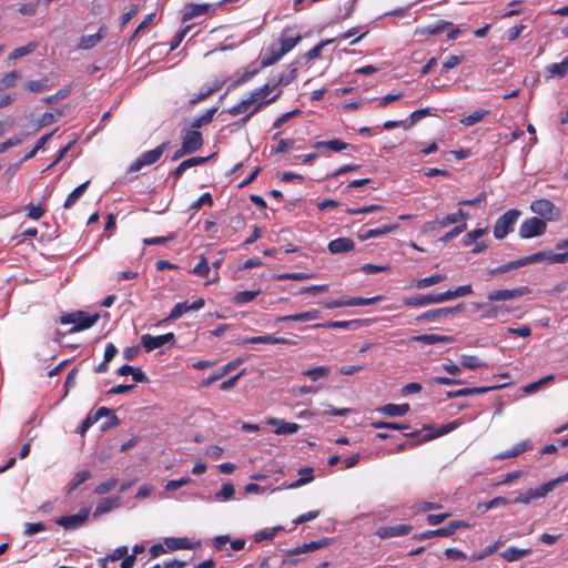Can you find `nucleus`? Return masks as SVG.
Masks as SVG:
<instances>
[{"mask_svg": "<svg viewBox=\"0 0 568 568\" xmlns=\"http://www.w3.org/2000/svg\"><path fill=\"white\" fill-rule=\"evenodd\" d=\"M99 314H90L84 311L64 313L59 317L62 325H72L68 333H78L91 328L99 321Z\"/></svg>", "mask_w": 568, "mask_h": 568, "instance_id": "nucleus-1", "label": "nucleus"}, {"mask_svg": "<svg viewBox=\"0 0 568 568\" xmlns=\"http://www.w3.org/2000/svg\"><path fill=\"white\" fill-rule=\"evenodd\" d=\"M567 480H568V471L565 475L559 476L552 480H549L537 488H530L525 493L518 494V496L515 499H513L511 501H513V504L527 505L534 499H539V498L546 497L551 490L555 489V487L557 485L565 483Z\"/></svg>", "mask_w": 568, "mask_h": 568, "instance_id": "nucleus-2", "label": "nucleus"}, {"mask_svg": "<svg viewBox=\"0 0 568 568\" xmlns=\"http://www.w3.org/2000/svg\"><path fill=\"white\" fill-rule=\"evenodd\" d=\"M287 81L284 79V75H281L280 79L277 81H275L274 83H266L264 85H262L261 88H257L255 90H253L248 98L251 100H253V103H254V111H260L262 108H264L265 105L274 102L278 97H280V93L278 92L277 94H275L274 97L267 99L268 94L274 91L278 85L283 84V83H286Z\"/></svg>", "mask_w": 568, "mask_h": 568, "instance_id": "nucleus-3", "label": "nucleus"}, {"mask_svg": "<svg viewBox=\"0 0 568 568\" xmlns=\"http://www.w3.org/2000/svg\"><path fill=\"white\" fill-rule=\"evenodd\" d=\"M169 144L170 142L166 141L161 143L153 150L143 152L134 162L131 163V165L128 169V173L138 172L146 165H152L156 163L161 159L163 153L168 150Z\"/></svg>", "mask_w": 568, "mask_h": 568, "instance_id": "nucleus-4", "label": "nucleus"}, {"mask_svg": "<svg viewBox=\"0 0 568 568\" xmlns=\"http://www.w3.org/2000/svg\"><path fill=\"white\" fill-rule=\"evenodd\" d=\"M520 211L517 209H510L505 212L500 217L497 219L494 225V236L497 240L505 239L508 233L513 232L517 220L520 216Z\"/></svg>", "mask_w": 568, "mask_h": 568, "instance_id": "nucleus-5", "label": "nucleus"}, {"mask_svg": "<svg viewBox=\"0 0 568 568\" xmlns=\"http://www.w3.org/2000/svg\"><path fill=\"white\" fill-rule=\"evenodd\" d=\"M462 528H470V524L464 520H452L446 526L434 529V530H426L419 534H416L413 536V539L416 541H423L428 538L433 537H449L456 532V530Z\"/></svg>", "mask_w": 568, "mask_h": 568, "instance_id": "nucleus-6", "label": "nucleus"}, {"mask_svg": "<svg viewBox=\"0 0 568 568\" xmlns=\"http://www.w3.org/2000/svg\"><path fill=\"white\" fill-rule=\"evenodd\" d=\"M545 256H546V254L544 252H536L528 256L520 257L516 261H510L508 263H505L496 268H491L488 271V275L495 276L497 274H504V273L510 272L513 270L519 268L521 266L544 261Z\"/></svg>", "mask_w": 568, "mask_h": 568, "instance_id": "nucleus-7", "label": "nucleus"}, {"mask_svg": "<svg viewBox=\"0 0 568 568\" xmlns=\"http://www.w3.org/2000/svg\"><path fill=\"white\" fill-rule=\"evenodd\" d=\"M90 516V508L83 507L74 515H64L54 520V523L65 530H74L84 526Z\"/></svg>", "mask_w": 568, "mask_h": 568, "instance_id": "nucleus-8", "label": "nucleus"}, {"mask_svg": "<svg viewBox=\"0 0 568 568\" xmlns=\"http://www.w3.org/2000/svg\"><path fill=\"white\" fill-rule=\"evenodd\" d=\"M547 230V224L539 217L526 219L519 227V236L521 239H531L544 235Z\"/></svg>", "mask_w": 568, "mask_h": 568, "instance_id": "nucleus-9", "label": "nucleus"}, {"mask_svg": "<svg viewBox=\"0 0 568 568\" xmlns=\"http://www.w3.org/2000/svg\"><path fill=\"white\" fill-rule=\"evenodd\" d=\"M476 310H483L480 317L483 320H498L507 317L514 308L506 304H490L487 305L485 303H475Z\"/></svg>", "mask_w": 568, "mask_h": 568, "instance_id": "nucleus-10", "label": "nucleus"}, {"mask_svg": "<svg viewBox=\"0 0 568 568\" xmlns=\"http://www.w3.org/2000/svg\"><path fill=\"white\" fill-rule=\"evenodd\" d=\"M530 210L548 221H556L560 216L559 209L548 199L532 201Z\"/></svg>", "mask_w": 568, "mask_h": 568, "instance_id": "nucleus-11", "label": "nucleus"}, {"mask_svg": "<svg viewBox=\"0 0 568 568\" xmlns=\"http://www.w3.org/2000/svg\"><path fill=\"white\" fill-rule=\"evenodd\" d=\"M222 7V3L209 4V3H186L181 10L182 20L189 21L199 16L213 14L217 8Z\"/></svg>", "mask_w": 568, "mask_h": 568, "instance_id": "nucleus-12", "label": "nucleus"}, {"mask_svg": "<svg viewBox=\"0 0 568 568\" xmlns=\"http://www.w3.org/2000/svg\"><path fill=\"white\" fill-rule=\"evenodd\" d=\"M530 293H531V290L528 286H520V287L513 288V290H508V288L495 290V291L488 292L487 300L489 302H505V301H510L514 298H518V297L528 295Z\"/></svg>", "mask_w": 568, "mask_h": 568, "instance_id": "nucleus-13", "label": "nucleus"}, {"mask_svg": "<svg viewBox=\"0 0 568 568\" xmlns=\"http://www.w3.org/2000/svg\"><path fill=\"white\" fill-rule=\"evenodd\" d=\"M204 144L203 135L196 129H187L182 132V145L184 152L194 153Z\"/></svg>", "mask_w": 568, "mask_h": 568, "instance_id": "nucleus-14", "label": "nucleus"}, {"mask_svg": "<svg viewBox=\"0 0 568 568\" xmlns=\"http://www.w3.org/2000/svg\"><path fill=\"white\" fill-rule=\"evenodd\" d=\"M465 311V304H458L456 306L440 307L435 310H429L419 316H417V322H426L434 321L440 317H447L452 314L462 313Z\"/></svg>", "mask_w": 568, "mask_h": 568, "instance_id": "nucleus-15", "label": "nucleus"}, {"mask_svg": "<svg viewBox=\"0 0 568 568\" xmlns=\"http://www.w3.org/2000/svg\"><path fill=\"white\" fill-rule=\"evenodd\" d=\"M174 341V334L172 332L152 336L150 334H144L141 337V345L144 347L145 352L150 353L156 348L164 346L166 343Z\"/></svg>", "mask_w": 568, "mask_h": 568, "instance_id": "nucleus-16", "label": "nucleus"}, {"mask_svg": "<svg viewBox=\"0 0 568 568\" xmlns=\"http://www.w3.org/2000/svg\"><path fill=\"white\" fill-rule=\"evenodd\" d=\"M413 530V526L407 524H398L395 526H383L376 530V536L381 539L407 536Z\"/></svg>", "mask_w": 568, "mask_h": 568, "instance_id": "nucleus-17", "label": "nucleus"}, {"mask_svg": "<svg viewBox=\"0 0 568 568\" xmlns=\"http://www.w3.org/2000/svg\"><path fill=\"white\" fill-rule=\"evenodd\" d=\"M439 303H442L439 293L428 294V295L417 294L415 296H407V297L403 298V304L405 306H412V307H422V306L439 304Z\"/></svg>", "mask_w": 568, "mask_h": 568, "instance_id": "nucleus-18", "label": "nucleus"}, {"mask_svg": "<svg viewBox=\"0 0 568 568\" xmlns=\"http://www.w3.org/2000/svg\"><path fill=\"white\" fill-rule=\"evenodd\" d=\"M242 344H283L295 345L296 342L286 337H274L271 335L245 337L241 341Z\"/></svg>", "mask_w": 568, "mask_h": 568, "instance_id": "nucleus-19", "label": "nucleus"}, {"mask_svg": "<svg viewBox=\"0 0 568 568\" xmlns=\"http://www.w3.org/2000/svg\"><path fill=\"white\" fill-rule=\"evenodd\" d=\"M120 506V497L119 496H112V497H105L101 499L94 511H93V518H99L104 514H108L114 509H116Z\"/></svg>", "mask_w": 568, "mask_h": 568, "instance_id": "nucleus-20", "label": "nucleus"}, {"mask_svg": "<svg viewBox=\"0 0 568 568\" xmlns=\"http://www.w3.org/2000/svg\"><path fill=\"white\" fill-rule=\"evenodd\" d=\"M468 219V213L459 209L457 212L447 214L442 217H436L433 222L434 227L444 229L450 224L459 223L460 221H466Z\"/></svg>", "mask_w": 568, "mask_h": 568, "instance_id": "nucleus-21", "label": "nucleus"}, {"mask_svg": "<svg viewBox=\"0 0 568 568\" xmlns=\"http://www.w3.org/2000/svg\"><path fill=\"white\" fill-rule=\"evenodd\" d=\"M534 447L532 442L530 439H525L516 445H514L510 449H507L495 456V459H508L513 457H517L523 453L531 450Z\"/></svg>", "mask_w": 568, "mask_h": 568, "instance_id": "nucleus-22", "label": "nucleus"}, {"mask_svg": "<svg viewBox=\"0 0 568 568\" xmlns=\"http://www.w3.org/2000/svg\"><path fill=\"white\" fill-rule=\"evenodd\" d=\"M209 160L210 156H194L186 159L175 168V170L171 173V176H173L174 180H179L187 169L196 165H202L206 163Z\"/></svg>", "mask_w": 568, "mask_h": 568, "instance_id": "nucleus-23", "label": "nucleus"}, {"mask_svg": "<svg viewBox=\"0 0 568 568\" xmlns=\"http://www.w3.org/2000/svg\"><path fill=\"white\" fill-rule=\"evenodd\" d=\"M363 320H351V321H328L323 324H315L312 327H324L332 329H357L363 326Z\"/></svg>", "mask_w": 568, "mask_h": 568, "instance_id": "nucleus-24", "label": "nucleus"}, {"mask_svg": "<svg viewBox=\"0 0 568 568\" xmlns=\"http://www.w3.org/2000/svg\"><path fill=\"white\" fill-rule=\"evenodd\" d=\"M355 247V243L351 237H338L332 240L327 248L332 254H341L353 251Z\"/></svg>", "mask_w": 568, "mask_h": 568, "instance_id": "nucleus-25", "label": "nucleus"}, {"mask_svg": "<svg viewBox=\"0 0 568 568\" xmlns=\"http://www.w3.org/2000/svg\"><path fill=\"white\" fill-rule=\"evenodd\" d=\"M329 542H331L329 538H323V539H320L317 541H311L308 544H303L302 546H298V547H296L294 549L287 550L285 555L287 557H291V556H296V555L305 554V552H308V551H314V550H317L320 548L328 546Z\"/></svg>", "mask_w": 568, "mask_h": 568, "instance_id": "nucleus-26", "label": "nucleus"}, {"mask_svg": "<svg viewBox=\"0 0 568 568\" xmlns=\"http://www.w3.org/2000/svg\"><path fill=\"white\" fill-rule=\"evenodd\" d=\"M321 312L318 310H310L302 313L285 315L276 318V322H307L318 320Z\"/></svg>", "mask_w": 568, "mask_h": 568, "instance_id": "nucleus-27", "label": "nucleus"}, {"mask_svg": "<svg viewBox=\"0 0 568 568\" xmlns=\"http://www.w3.org/2000/svg\"><path fill=\"white\" fill-rule=\"evenodd\" d=\"M399 229V225L396 223L381 225L376 229H369L358 235L359 240L366 241L373 237L382 236L392 232H395Z\"/></svg>", "mask_w": 568, "mask_h": 568, "instance_id": "nucleus-28", "label": "nucleus"}, {"mask_svg": "<svg viewBox=\"0 0 568 568\" xmlns=\"http://www.w3.org/2000/svg\"><path fill=\"white\" fill-rule=\"evenodd\" d=\"M546 79H562L568 74V57L559 63H551L545 68Z\"/></svg>", "mask_w": 568, "mask_h": 568, "instance_id": "nucleus-29", "label": "nucleus"}, {"mask_svg": "<svg viewBox=\"0 0 568 568\" xmlns=\"http://www.w3.org/2000/svg\"><path fill=\"white\" fill-rule=\"evenodd\" d=\"M410 342L422 343L425 345H434L437 343H452L454 337L449 335L423 334L410 338Z\"/></svg>", "mask_w": 568, "mask_h": 568, "instance_id": "nucleus-30", "label": "nucleus"}, {"mask_svg": "<svg viewBox=\"0 0 568 568\" xmlns=\"http://www.w3.org/2000/svg\"><path fill=\"white\" fill-rule=\"evenodd\" d=\"M119 353L118 347L113 343H108L105 345L103 361L94 368L95 373H106L109 371V363Z\"/></svg>", "mask_w": 568, "mask_h": 568, "instance_id": "nucleus-31", "label": "nucleus"}, {"mask_svg": "<svg viewBox=\"0 0 568 568\" xmlns=\"http://www.w3.org/2000/svg\"><path fill=\"white\" fill-rule=\"evenodd\" d=\"M410 409V406L409 404L407 403H404V404H386L384 406H382L381 408H378V412L386 415V416H390V417H396V416H404L406 415Z\"/></svg>", "mask_w": 568, "mask_h": 568, "instance_id": "nucleus-32", "label": "nucleus"}, {"mask_svg": "<svg viewBox=\"0 0 568 568\" xmlns=\"http://www.w3.org/2000/svg\"><path fill=\"white\" fill-rule=\"evenodd\" d=\"M471 293H473V287L470 284H467V285L458 286L455 290H448L446 292L439 293V296H440V302L444 303L447 301H452V300H455L458 297L469 295Z\"/></svg>", "mask_w": 568, "mask_h": 568, "instance_id": "nucleus-33", "label": "nucleus"}, {"mask_svg": "<svg viewBox=\"0 0 568 568\" xmlns=\"http://www.w3.org/2000/svg\"><path fill=\"white\" fill-rule=\"evenodd\" d=\"M267 423L271 425H278L274 430L276 435H291L297 433L300 429V425L296 423L278 420L276 418H270Z\"/></svg>", "mask_w": 568, "mask_h": 568, "instance_id": "nucleus-34", "label": "nucleus"}, {"mask_svg": "<svg viewBox=\"0 0 568 568\" xmlns=\"http://www.w3.org/2000/svg\"><path fill=\"white\" fill-rule=\"evenodd\" d=\"M446 277L447 276L445 274H434V275L414 281L407 287L418 288V290L426 288V287L433 286L439 282L445 281Z\"/></svg>", "mask_w": 568, "mask_h": 568, "instance_id": "nucleus-35", "label": "nucleus"}, {"mask_svg": "<svg viewBox=\"0 0 568 568\" xmlns=\"http://www.w3.org/2000/svg\"><path fill=\"white\" fill-rule=\"evenodd\" d=\"M90 185V180L81 183L80 185H78L65 199L64 203H63V207L65 210H70L75 203L85 193V191L88 190Z\"/></svg>", "mask_w": 568, "mask_h": 568, "instance_id": "nucleus-36", "label": "nucleus"}, {"mask_svg": "<svg viewBox=\"0 0 568 568\" xmlns=\"http://www.w3.org/2000/svg\"><path fill=\"white\" fill-rule=\"evenodd\" d=\"M105 27H100L99 31L93 34L83 36L80 39L79 48L83 50L91 49L95 47L102 39H103V32H105Z\"/></svg>", "mask_w": 568, "mask_h": 568, "instance_id": "nucleus-37", "label": "nucleus"}, {"mask_svg": "<svg viewBox=\"0 0 568 568\" xmlns=\"http://www.w3.org/2000/svg\"><path fill=\"white\" fill-rule=\"evenodd\" d=\"M530 554L529 548L519 549L516 547H508L504 551L500 552V557L508 562H514L523 559L527 555Z\"/></svg>", "mask_w": 568, "mask_h": 568, "instance_id": "nucleus-38", "label": "nucleus"}, {"mask_svg": "<svg viewBox=\"0 0 568 568\" xmlns=\"http://www.w3.org/2000/svg\"><path fill=\"white\" fill-rule=\"evenodd\" d=\"M460 364L463 367L468 369H477V368H488V364L481 361L476 355L463 354L459 357Z\"/></svg>", "mask_w": 568, "mask_h": 568, "instance_id": "nucleus-39", "label": "nucleus"}, {"mask_svg": "<svg viewBox=\"0 0 568 568\" xmlns=\"http://www.w3.org/2000/svg\"><path fill=\"white\" fill-rule=\"evenodd\" d=\"M165 545L170 550L194 549L199 544L189 541L187 538L171 537L165 539Z\"/></svg>", "mask_w": 568, "mask_h": 568, "instance_id": "nucleus-40", "label": "nucleus"}, {"mask_svg": "<svg viewBox=\"0 0 568 568\" xmlns=\"http://www.w3.org/2000/svg\"><path fill=\"white\" fill-rule=\"evenodd\" d=\"M253 106H254L253 100H251L247 97L246 99H243L241 102L229 108L227 110H224L223 112H226L230 115L236 116L242 113L246 114Z\"/></svg>", "mask_w": 568, "mask_h": 568, "instance_id": "nucleus-41", "label": "nucleus"}, {"mask_svg": "<svg viewBox=\"0 0 568 568\" xmlns=\"http://www.w3.org/2000/svg\"><path fill=\"white\" fill-rule=\"evenodd\" d=\"M331 373V368L328 366H317L313 368H308L304 371L302 374L308 377L311 381L316 382L322 378H326Z\"/></svg>", "mask_w": 568, "mask_h": 568, "instance_id": "nucleus-42", "label": "nucleus"}, {"mask_svg": "<svg viewBox=\"0 0 568 568\" xmlns=\"http://www.w3.org/2000/svg\"><path fill=\"white\" fill-rule=\"evenodd\" d=\"M459 425H462V423L459 420H453V422L442 426L436 434L425 435V436L420 437V443H426L436 437L444 436V435L453 432L454 429H456Z\"/></svg>", "mask_w": 568, "mask_h": 568, "instance_id": "nucleus-43", "label": "nucleus"}, {"mask_svg": "<svg viewBox=\"0 0 568 568\" xmlns=\"http://www.w3.org/2000/svg\"><path fill=\"white\" fill-rule=\"evenodd\" d=\"M488 114H489V110L479 109V110H476L473 113L468 114L467 116L463 118L460 120V123L464 124L465 126H471V125H475L476 123L483 121L485 119V116H487Z\"/></svg>", "mask_w": 568, "mask_h": 568, "instance_id": "nucleus-44", "label": "nucleus"}, {"mask_svg": "<svg viewBox=\"0 0 568 568\" xmlns=\"http://www.w3.org/2000/svg\"><path fill=\"white\" fill-rule=\"evenodd\" d=\"M312 467H304L298 470V475L301 476L296 481L291 484L290 488H297L311 483L314 479Z\"/></svg>", "mask_w": 568, "mask_h": 568, "instance_id": "nucleus-45", "label": "nucleus"}, {"mask_svg": "<svg viewBox=\"0 0 568 568\" xmlns=\"http://www.w3.org/2000/svg\"><path fill=\"white\" fill-rule=\"evenodd\" d=\"M316 148H326L334 152H341L347 149L348 144L339 139L320 141L315 144Z\"/></svg>", "mask_w": 568, "mask_h": 568, "instance_id": "nucleus-46", "label": "nucleus"}, {"mask_svg": "<svg viewBox=\"0 0 568 568\" xmlns=\"http://www.w3.org/2000/svg\"><path fill=\"white\" fill-rule=\"evenodd\" d=\"M91 477L90 470L78 471L68 484V490H75L81 484L87 481Z\"/></svg>", "mask_w": 568, "mask_h": 568, "instance_id": "nucleus-47", "label": "nucleus"}, {"mask_svg": "<svg viewBox=\"0 0 568 568\" xmlns=\"http://www.w3.org/2000/svg\"><path fill=\"white\" fill-rule=\"evenodd\" d=\"M513 505V501L504 496H498L493 498L491 500L480 504L478 508H481L484 511H487L489 509L499 507V506H509Z\"/></svg>", "mask_w": 568, "mask_h": 568, "instance_id": "nucleus-48", "label": "nucleus"}, {"mask_svg": "<svg viewBox=\"0 0 568 568\" xmlns=\"http://www.w3.org/2000/svg\"><path fill=\"white\" fill-rule=\"evenodd\" d=\"M37 42H29L26 45L16 48L9 55L10 59L17 60L32 53L37 49Z\"/></svg>", "mask_w": 568, "mask_h": 568, "instance_id": "nucleus-49", "label": "nucleus"}, {"mask_svg": "<svg viewBox=\"0 0 568 568\" xmlns=\"http://www.w3.org/2000/svg\"><path fill=\"white\" fill-rule=\"evenodd\" d=\"M216 111H217V108H211V109L206 110L201 116L196 118L192 122L191 128L199 129L202 125L211 123Z\"/></svg>", "mask_w": 568, "mask_h": 568, "instance_id": "nucleus-50", "label": "nucleus"}, {"mask_svg": "<svg viewBox=\"0 0 568 568\" xmlns=\"http://www.w3.org/2000/svg\"><path fill=\"white\" fill-rule=\"evenodd\" d=\"M260 294V290L257 291H241L237 292L233 301L235 304H246L255 300V297Z\"/></svg>", "mask_w": 568, "mask_h": 568, "instance_id": "nucleus-51", "label": "nucleus"}, {"mask_svg": "<svg viewBox=\"0 0 568 568\" xmlns=\"http://www.w3.org/2000/svg\"><path fill=\"white\" fill-rule=\"evenodd\" d=\"M63 115V111L57 110L55 112H44L38 121L39 128H44L55 122Z\"/></svg>", "mask_w": 568, "mask_h": 568, "instance_id": "nucleus-52", "label": "nucleus"}, {"mask_svg": "<svg viewBox=\"0 0 568 568\" xmlns=\"http://www.w3.org/2000/svg\"><path fill=\"white\" fill-rule=\"evenodd\" d=\"M384 300V296L377 295L374 297H351L348 298V306H366V305H373L379 301Z\"/></svg>", "mask_w": 568, "mask_h": 568, "instance_id": "nucleus-53", "label": "nucleus"}, {"mask_svg": "<svg viewBox=\"0 0 568 568\" xmlns=\"http://www.w3.org/2000/svg\"><path fill=\"white\" fill-rule=\"evenodd\" d=\"M301 36L297 34L296 37H282L281 38V48L280 50L282 53L286 54L291 50L295 48V45L301 41Z\"/></svg>", "mask_w": 568, "mask_h": 568, "instance_id": "nucleus-54", "label": "nucleus"}, {"mask_svg": "<svg viewBox=\"0 0 568 568\" xmlns=\"http://www.w3.org/2000/svg\"><path fill=\"white\" fill-rule=\"evenodd\" d=\"M332 42H333L332 39L322 40L320 43H317L315 47H313L311 50H308L305 53L306 61H312V60L317 59L321 55L324 47H326L327 44H329Z\"/></svg>", "mask_w": 568, "mask_h": 568, "instance_id": "nucleus-55", "label": "nucleus"}, {"mask_svg": "<svg viewBox=\"0 0 568 568\" xmlns=\"http://www.w3.org/2000/svg\"><path fill=\"white\" fill-rule=\"evenodd\" d=\"M427 115H430V109L429 108H424V109L415 110L414 112L410 113L409 121L407 122V124H405V129H410L419 120H422L423 118H425Z\"/></svg>", "mask_w": 568, "mask_h": 568, "instance_id": "nucleus-56", "label": "nucleus"}, {"mask_svg": "<svg viewBox=\"0 0 568 568\" xmlns=\"http://www.w3.org/2000/svg\"><path fill=\"white\" fill-rule=\"evenodd\" d=\"M26 210L28 212L27 216L29 219L36 220V221L40 220L47 213V210L42 204H38V205L28 204L26 206Z\"/></svg>", "mask_w": 568, "mask_h": 568, "instance_id": "nucleus-57", "label": "nucleus"}, {"mask_svg": "<svg viewBox=\"0 0 568 568\" xmlns=\"http://www.w3.org/2000/svg\"><path fill=\"white\" fill-rule=\"evenodd\" d=\"M488 232V229L487 227H484V229H476V230H473L470 232H468L464 237H463V245L465 246H468L470 244H473L476 240H478L479 237L484 236L485 234H487Z\"/></svg>", "mask_w": 568, "mask_h": 568, "instance_id": "nucleus-58", "label": "nucleus"}, {"mask_svg": "<svg viewBox=\"0 0 568 568\" xmlns=\"http://www.w3.org/2000/svg\"><path fill=\"white\" fill-rule=\"evenodd\" d=\"M19 78L20 73L18 71H11L9 73H6L0 81V89L4 90L14 87Z\"/></svg>", "mask_w": 568, "mask_h": 568, "instance_id": "nucleus-59", "label": "nucleus"}, {"mask_svg": "<svg viewBox=\"0 0 568 568\" xmlns=\"http://www.w3.org/2000/svg\"><path fill=\"white\" fill-rule=\"evenodd\" d=\"M545 258L550 264H564L568 262V251L562 253L544 252Z\"/></svg>", "mask_w": 568, "mask_h": 568, "instance_id": "nucleus-60", "label": "nucleus"}, {"mask_svg": "<svg viewBox=\"0 0 568 568\" xmlns=\"http://www.w3.org/2000/svg\"><path fill=\"white\" fill-rule=\"evenodd\" d=\"M47 530V526L39 521V523H26L23 528V535L24 536H33L38 532H42Z\"/></svg>", "mask_w": 568, "mask_h": 568, "instance_id": "nucleus-61", "label": "nucleus"}, {"mask_svg": "<svg viewBox=\"0 0 568 568\" xmlns=\"http://www.w3.org/2000/svg\"><path fill=\"white\" fill-rule=\"evenodd\" d=\"M71 90H72L71 85H64L63 88L58 90L54 94L44 98V102L47 104H52V103L57 102L58 100H62L71 93Z\"/></svg>", "mask_w": 568, "mask_h": 568, "instance_id": "nucleus-62", "label": "nucleus"}, {"mask_svg": "<svg viewBox=\"0 0 568 568\" xmlns=\"http://www.w3.org/2000/svg\"><path fill=\"white\" fill-rule=\"evenodd\" d=\"M192 273L205 277L210 273V266L204 255L200 256L199 263L193 267Z\"/></svg>", "mask_w": 568, "mask_h": 568, "instance_id": "nucleus-63", "label": "nucleus"}, {"mask_svg": "<svg viewBox=\"0 0 568 568\" xmlns=\"http://www.w3.org/2000/svg\"><path fill=\"white\" fill-rule=\"evenodd\" d=\"M302 113V110L296 108L292 111H288V112H285L283 113L282 115H280L274 122H273V126L278 129L281 128L284 123H286L288 120L293 119L294 116H297Z\"/></svg>", "mask_w": 568, "mask_h": 568, "instance_id": "nucleus-64", "label": "nucleus"}]
</instances>
